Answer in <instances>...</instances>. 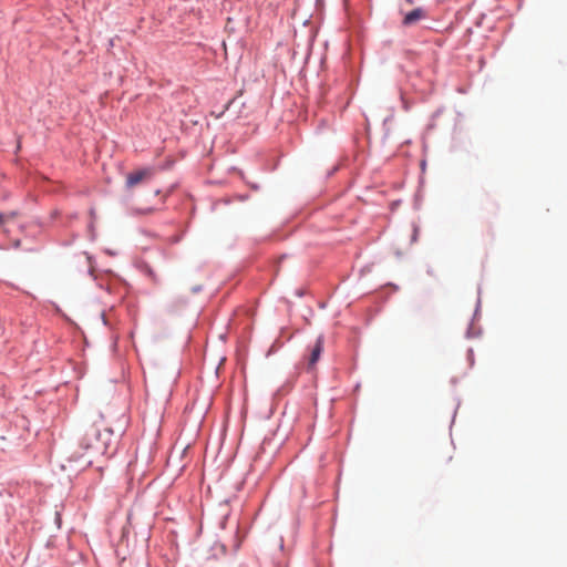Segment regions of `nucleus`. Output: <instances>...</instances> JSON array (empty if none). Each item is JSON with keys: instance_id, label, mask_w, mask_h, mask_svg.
Wrapping results in <instances>:
<instances>
[{"instance_id": "nucleus-1", "label": "nucleus", "mask_w": 567, "mask_h": 567, "mask_svg": "<svg viewBox=\"0 0 567 567\" xmlns=\"http://www.w3.org/2000/svg\"><path fill=\"white\" fill-rule=\"evenodd\" d=\"M80 446L85 451L81 456H87L85 465L93 464L92 456L94 454H104L106 451V444L100 442V431L94 425H90L84 430Z\"/></svg>"}, {"instance_id": "nucleus-2", "label": "nucleus", "mask_w": 567, "mask_h": 567, "mask_svg": "<svg viewBox=\"0 0 567 567\" xmlns=\"http://www.w3.org/2000/svg\"><path fill=\"white\" fill-rule=\"evenodd\" d=\"M153 175L154 169L151 167L134 171L126 176V187L132 188L142 183L143 181L152 178Z\"/></svg>"}, {"instance_id": "nucleus-3", "label": "nucleus", "mask_w": 567, "mask_h": 567, "mask_svg": "<svg viewBox=\"0 0 567 567\" xmlns=\"http://www.w3.org/2000/svg\"><path fill=\"white\" fill-rule=\"evenodd\" d=\"M323 351V337L319 336L310 349V355L308 358V368H315L316 363L319 361L320 355Z\"/></svg>"}, {"instance_id": "nucleus-4", "label": "nucleus", "mask_w": 567, "mask_h": 567, "mask_svg": "<svg viewBox=\"0 0 567 567\" xmlns=\"http://www.w3.org/2000/svg\"><path fill=\"white\" fill-rule=\"evenodd\" d=\"M424 18H426V12L422 8H416L404 16L402 24L405 27H410L417 23L420 20Z\"/></svg>"}, {"instance_id": "nucleus-5", "label": "nucleus", "mask_w": 567, "mask_h": 567, "mask_svg": "<svg viewBox=\"0 0 567 567\" xmlns=\"http://www.w3.org/2000/svg\"><path fill=\"white\" fill-rule=\"evenodd\" d=\"M17 216V213L11 212L9 214H0V225L7 223L8 220L13 219Z\"/></svg>"}, {"instance_id": "nucleus-6", "label": "nucleus", "mask_w": 567, "mask_h": 567, "mask_svg": "<svg viewBox=\"0 0 567 567\" xmlns=\"http://www.w3.org/2000/svg\"><path fill=\"white\" fill-rule=\"evenodd\" d=\"M419 234V228L416 226H413V237L412 240L415 241Z\"/></svg>"}, {"instance_id": "nucleus-7", "label": "nucleus", "mask_w": 567, "mask_h": 567, "mask_svg": "<svg viewBox=\"0 0 567 567\" xmlns=\"http://www.w3.org/2000/svg\"><path fill=\"white\" fill-rule=\"evenodd\" d=\"M198 291H199V287H195V288L193 289V292H194V293H197Z\"/></svg>"}, {"instance_id": "nucleus-8", "label": "nucleus", "mask_w": 567, "mask_h": 567, "mask_svg": "<svg viewBox=\"0 0 567 567\" xmlns=\"http://www.w3.org/2000/svg\"><path fill=\"white\" fill-rule=\"evenodd\" d=\"M408 3H412V0H406Z\"/></svg>"}]
</instances>
